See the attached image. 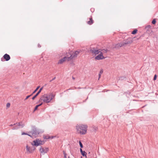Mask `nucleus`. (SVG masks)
<instances>
[{
  "label": "nucleus",
  "instance_id": "obj_1",
  "mask_svg": "<svg viewBox=\"0 0 158 158\" xmlns=\"http://www.w3.org/2000/svg\"><path fill=\"white\" fill-rule=\"evenodd\" d=\"M81 52V51L80 50H78L77 51H75L73 54H71L70 53H68L67 54L66 56H64L63 58L60 59L58 62V64H61L64 62L66 60L68 61L71 60L73 58L76 57L77 55Z\"/></svg>",
  "mask_w": 158,
  "mask_h": 158
},
{
  "label": "nucleus",
  "instance_id": "obj_2",
  "mask_svg": "<svg viewBox=\"0 0 158 158\" xmlns=\"http://www.w3.org/2000/svg\"><path fill=\"white\" fill-rule=\"evenodd\" d=\"M55 96V95L52 93L49 94H45L41 97L39 102H41L43 101V102L46 103H49L54 98Z\"/></svg>",
  "mask_w": 158,
  "mask_h": 158
},
{
  "label": "nucleus",
  "instance_id": "obj_3",
  "mask_svg": "<svg viewBox=\"0 0 158 158\" xmlns=\"http://www.w3.org/2000/svg\"><path fill=\"white\" fill-rule=\"evenodd\" d=\"M87 126L86 125H77L76 129L77 132L82 135L85 134L87 132Z\"/></svg>",
  "mask_w": 158,
  "mask_h": 158
},
{
  "label": "nucleus",
  "instance_id": "obj_4",
  "mask_svg": "<svg viewBox=\"0 0 158 158\" xmlns=\"http://www.w3.org/2000/svg\"><path fill=\"white\" fill-rule=\"evenodd\" d=\"M31 128V131L29 133L32 134L33 137L36 138L39 134V132L35 126H32Z\"/></svg>",
  "mask_w": 158,
  "mask_h": 158
},
{
  "label": "nucleus",
  "instance_id": "obj_5",
  "mask_svg": "<svg viewBox=\"0 0 158 158\" xmlns=\"http://www.w3.org/2000/svg\"><path fill=\"white\" fill-rule=\"evenodd\" d=\"M25 126L24 124L22 122H20L19 123H17L14 124L13 127H12V129L13 130H16L20 128H23Z\"/></svg>",
  "mask_w": 158,
  "mask_h": 158
},
{
  "label": "nucleus",
  "instance_id": "obj_6",
  "mask_svg": "<svg viewBox=\"0 0 158 158\" xmlns=\"http://www.w3.org/2000/svg\"><path fill=\"white\" fill-rule=\"evenodd\" d=\"M49 151V149L48 148L44 147L41 146L39 149V151L40 153V155H44L45 153H47Z\"/></svg>",
  "mask_w": 158,
  "mask_h": 158
},
{
  "label": "nucleus",
  "instance_id": "obj_7",
  "mask_svg": "<svg viewBox=\"0 0 158 158\" xmlns=\"http://www.w3.org/2000/svg\"><path fill=\"white\" fill-rule=\"evenodd\" d=\"M34 144H32L33 145L35 146H38L41 145H43L44 143V142L40 140L39 139H36L35 140H34L33 141Z\"/></svg>",
  "mask_w": 158,
  "mask_h": 158
},
{
  "label": "nucleus",
  "instance_id": "obj_8",
  "mask_svg": "<svg viewBox=\"0 0 158 158\" xmlns=\"http://www.w3.org/2000/svg\"><path fill=\"white\" fill-rule=\"evenodd\" d=\"M35 148L34 147H30L28 145H27L26 146V153L27 154L32 153L35 150Z\"/></svg>",
  "mask_w": 158,
  "mask_h": 158
},
{
  "label": "nucleus",
  "instance_id": "obj_9",
  "mask_svg": "<svg viewBox=\"0 0 158 158\" xmlns=\"http://www.w3.org/2000/svg\"><path fill=\"white\" fill-rule=\"evenodd\" d=\"M131 42H130L128 41H127L126 42H121L119 44H116L115 48H118V47H121L122 46H123L125 45H127V44H130Z\"/></svg>",
  "mask_w": 158,
  "mask_h": 158
},
{
  "label": "nucleus",
  "instance_id": "obj_10",
  "mask_svg": "<svg viewBox=\"0 0 158 158\" xmlns=\"http://www.w3.org/2000/svg\"><path fill=\"white\" fill-rule=\"evenodd\" d=\"M105 57L103 56L102 52H100V54L96 56L95 59V60H100L105 59Z\"/></svg>",
  "mask_w": 158,
  "mask_h": 158
},
{
  "label": "nucleus",
  "instance_id": "obj_11",
  "mask_svg": "<svg viewBox=\"0 0 158 158\" xmlns=\"http://www.w3.org/2000/svg\"><path fill=\"white\" fill-rule=\"evenodd\" d=\"M100 50H95L94 48L91 49L90 50V52L93 54H95L96 55L99 54L101 52Z\"/></svg>",
  "mask_w": 158,
  "mask_h": 158
},
{
  "label": "nucleus",
  "instance_id": "obj_12",
  "mask_svg": "<svg viewBox=\"0 0 158 158\" xmlns=\"http://www.w3.org/2000/svg\"><path fill=\"white\" fill-rule=\"evenodd\" d=\"M3 58L6 61H8L10 59V56L7 54H6L4 55Z\"/></svg>",
  "mask_w": 158,
  "mask_h": 158
},
{
  "label": "nucleus",
  "instance_id": "obj_13",
  "mask_svg": "<svg viewBox=\"0 0 158 158\" xmlns=\"http://www.w3.org/2000/svg\"><path fill=\"white\" fill-rule=\"evenodd\" d=\"M42 89L43 88H41L38 92L36 93V94L33 97H32V99L33 100H34L35 98L39 94Z\"/></svg>",
  "mask_w": 158,
  "mask_h": 158
},
{
  "label": "nucleus",
  "instance_id": "obj_14",
  "mask_svg": "<svg viewBox=\"0 0 158 158\" xmlns=\"http://www.w3.org/2000/svg\"><path fill=\"white\" fill-rule=\"evenodd\" d=\"M89 21L87 22V23L89 25H91L92 24L94 23V21L92 19V17L89 18Z\"/></svg>",
  "mask_w": 158,
  "mask_h": 158
},
{
  "label": "nucleus",
  "instance_id": "obj_15",
  "mask_svg": "<svg viewBox=\"0 0 158 158\" xmlns=\"http://www.w3.org/2000/svg\"><path fill=\"white\" fill-rule=\"evenodd\" d=\"M103 70L101 69L98 75V80H99V79L100 78L101 74L103 73Z\"/></svg>",
  "mask_w": 158,
  "mask_h": 158
},
{
  "label": "nucleus",
  "instance_id": "obj_16",
  "mask_svg": "<svg viewBox=\"0 0 158 158\" xmlns=\"http://www.w3.org/2000/svg\"><path fill=\"white\" fill-rule=\"evenodd\" d=\"M81 154H82V155L83 156H85V157L86 158L87 157H86V154H87V153H86L85 151H83V152H81Z\"/></svg>",
  "mask_w": 158,
  "mask_h": 158
},
{
  "label": "nucleus",
  "instance_id": "obj_17",
  "mask_svg": "<svg viewBox=\"0 0 158 158\" xmlns=\"http://www.w3.org/2000/svg\"><path fill=\"white\" fill-rule=\"evenodd\" d=\"M93 128L94 131L95 132H96V131L98 130V127H96V126H93Z\"/></svg>",
  "mask_w": 158,
  "mask_h": 158
},
{
  "label": "nucleus",
  "instance_id": "obj_18",
  "mask_svg": "<svg viewBox=\"0 0 158 158\" xmlns=\"http://www.w3.org/2000/svg\"><path fill=\"white\" fill-rule=\"evenodd\" d=\"M137 30L135 29L133 31L131 32V34H136L137 31Z\"/></svg>",
  "mask_w": 158,
  "mask_h": 158
},
{
  "label": "nucleus",
  "instance_id": "obj_19",
  "mask_svg": "<svg viewBox=\"0 0 158 158\" xmlns=\"http://www.w3.org/2000/svg\"><path fill=\"white\" fill-rule=\"evenodd\" d=\"M101 51H102V53L103 52L104 53H106L108 51V50L107 49H103Z\"/></svg>",
  "mask_w": 158,
  "mask_h": 158
},
{
  "label": "nucleus",
  "instance_id": "obj_20",
  "mask_svg": "<svg viewBox=\"0 0 158 158\" xmlns=\"http://www.w3.org/2000/svg\"><path fill=\"white\" fill-rule=\"evenodd\" d=\"M10 104L9 102H8L7 103L6 105V109L10 107Z\"/></svg>",
  "mask_w": 158,
  "mask_h": 158
},
{
  "label": "nucleus",
  "instance_id": "obj_21",
  "mask_svg": "<svg viewBox=\"0 0 158 158\" xmlns=\"http://www.w3.org/2000/svg\"><path fill=\"white\" fill-rule=\"evenodd\" d=\"M40 86H38L36 88V89H35L33 91V93L32 94H33L34 93H35L38 90V89H39V88H40Z\"/></svg>",
  "mask_w": 158,
  "mask_h": 158
},
{
  "label": "nucleus",
  "instance_id": "obj_22",
  "mask_svg": "<svg viewBox=\"0 0 158 158\" xmlns=\"http://www.w3.org/2000/svg\"><path fill=\"white\" fill-rule=\"evenodd\" d=\"M79 144L80 146V147H81V148H83V145L81 142L80 141H79Z\"/></svg>",
  "mask_w": 158,
  "mask_h": 158
},
{
  "label": "nucleus",
  "instance_id": "obj_23",
  "mask_svg": "<svg viewBox=\"0 0 158 158\" xmlns=\"http://www.w3.org/2000/svg\"><path fill=\"white\" fill-rule=\"evenodd\" d=\"M50 138H50V136H45L44 137V139H50Z\"/></svg>",
  "mask_w": 158,
  "mask_h": 158
},
{
  "label": "nucleus",
  "instance_id": "obj_24",
  "mask_svg": "<svg viewBox=\"0 0 158 158\" xmlns=\"http://www.w3.org/2000/svg\"><path fill=\"white\" fill-rule=\"evenodd\" d=\"M152 23L153 24H155L156 23V20H155V19H153V20L152 21Z\"/></svg>",
  "mask_w": 158,
  "mask_h": 158
},
{
  "label": "nucleus",
  "instance_id": "obj_25",
  "mask_svg": "<svg viewBox=\"0 0 158 158\" xmlns=\"http://www.w3.org/2000/svg\"><path fill=\"white\" fill-rule=\"evenodd\" d=\"M32 94H32L31 95H28V96H27L26 97V98L25 99V100H27V99L29 98L30 96H31Z\"/></svg>",
  "mask_w": 158,
  "mask_h": 158
},
{
  "label": "nucleus",
  "instance_id": "obj_26",
  "mask_svg": "<svg viewBox=\"0 0 158 158\" xmlns=\"http://www.w3.org/2000/svg\"><path fill=\"white\" fill-rule=\"evenodd\" d=\"M156 77H157L156 75H154V77L153 80H154V81L156 80Z\"/></svg>",
  "mask_w": 158,
  "mask_h": 158
},
{
  "label": "nucleus",
  "instance_id": "obj_27",
  "mask_svg": "<svg viewBox=\"0 0 158 158\" xmlns=\"http://www.w3.org/2000/svg\"><path fill=\"white\" fill-rule=\"evenodd\" d=\"M28 135V134L26 133H25V132H23L22 133V135Z\"/></svg>",
  "mask_w": 158,
  "mask_h": 158
},
{
  "label": "nucleus",
  "instance_id": "obj_28",
  "mask_svg": "<svg viewBox=\"0 0 158 158\" xmlns=\"http://www.w3.org/2000/svg\"><path fill=\"white\" fill-rule=\"evenodd\" d=\"M38 108V107L37 106H36L35 107V108H34V111H35V110H37Z\"/></svg>",
  "mask_w": 158,
  "mask_h": 158
},
{
  "label": "nucleus",
  "instance_id": "obj_29",
  "mask_svg": "<svg viewBox=\"0 0 158 158\" xmlns=\"http://www.w3.org/2000/svg\"><path fill=\"white\" fill-rule=\"evenodd\" d=\"M56 77H54L53 78H52L51 80L50 81V82H52V81H53V80H55V79H56Z\"/></svg>",
  "mask_w": 158,
  "mask_h": 158
},
{
  "label": "nucleus",
  "instance_id": "obj_30",
  "mask_svg": "<svg viewBox=\"0 0 158 158\" xmlns=\"http://www.w3.org/2000/svg\"><path fill=\"white\" fill-rule=\"evenodd\" d=\"M43 104V102H42L39 105H36L38 107L41 106Z\"/></svg>",
  "mask_w": 158,
  "mask_h": 158
},
{
  "label": "nucleus",
  "instance_id": "obj_31",
  "mask_svg": "<svg viewBox=\"0 0 158 158\" xmlns=\"http://www.w3.org/2000/svg\"><path fill=\"white\" fill-rule=\"evenodd\" d=\"M63 154H64V156H66L67 154H66V153L65 152V151H63Z\"/></svg>",
  "mask_w": 158,
  "mask_h": 158
},
{
  "label": "nucleus",
  "instance_id": "obj_32",
  "mask_svg": "<svg viewBox=\"0 0 158 158\" xmlns=\"http://www.w3.org/2000/svg\"><path fill=\"white\" fill-rule=\"evenodd\" d=\"M80 151L81 153L83 152V150L82 149V148H81L80 149Z\"/></svg>",
  "mask_w": 158,
  "mask_h": 158
},
{
  "label": "nucleus",
  "instance_id": "obj_33",
  "mask_svg": "<svg viewBox=\"0 0 158 158\" xmlns=\"http://www.w3.org/2000/svg\"><path fill=\"white\" fill-rule=\"evenodd\" d=\"M28 135V136L31 137H33L32 136V135H30V134H28V135Z\"/></svg>",
  "mask_w": 158,
  "mask_h": 158
},
{
  "label": "nucleus",
  "instance_id": "obj_34",
  "mask_svg": "<svg viewBox=\"0 0 158 158\" xmlns=\"http://www.w3.org/2000/svg\"><path fill=\"white\" fill-rule=\"evenodd\" d=\"M38 46L39 48H40L41 47V45L39 44H38Z\"/></svg>",
  "mask_w": 158,
  "mask_h": 158
},
{
  "label": "nucleus",
  "instance_id": "obj_35",
  "mask_svg": "<svg viewBox=\"0 0 158 158\" xmlns=\"http://www.w3.org/2000/svg\"><path fill=\"white\" fill-rule=\"evenodd\" d=\"M14 126V124H11L10 125V127H13V126Z\"/></svg>",
  "mask_w": 158,
  "mask_h": 158
},
{
  "label": "nucleus",
  "instance_id": "obj_36",
  "mask_svg": "<svg viewBox=\"0 0 158 158\" xmlns=\"http://www.w3.org/2000/svg\"><path fill=\"white\" fill-rule=\"evenodd\" d=\"M54 136H50V138H51L50 139H52L53 138H54Z\"/></svg>",
  "mask_w": 158,
  "mask_h": 158
},
{
  "label": "nucleus",
  "instance_id": "obj_37",
  "mask_svg": "<svg viewBox=\"0 0 158 158\" xmlns=\"http://www.w3.org/2000/svg\"><path fill=\"white\" fill-rule=\"evenodd\" d=\"M75 88L76 89H81V88H80V87H77V88L75 87Z\"/></svg>",
  "mask_w": 158,
  "mask_h": 158
},
{
  "label": "nucleus",
  "instance_id": "obj_38",
  "mask_svg": "<svg viewBox=\"0 0 158 158\" xmlns=\"http://www.w3.org/2000/svg\"><path fill=\"white\" fill-rule=\"evenodd\" d=\"M64 158H66V156H64Z\"/></svg>",
  "mask_w": 158,
  "mask_h": 158
},
{
  "label": "nucleus",
  "instance_id": "obj_39",
  "mask_svg": "<svg viewBox=\"0 0 158 158\" xmlns=\"http://www.w3.org/2000/svg\"><path fill=\"white\" fill-rule=\"evenodd\" d=\"M72 78H73V80H74V79H75V78H74V77H72Z\"/></svg>",
  "mask_w": 158,
  "mask_h": 158
},
{
  "label": "nucleus",
  "instance_id": "obj_40",
  "mask_svg": "<svg viewBox=\"0 0 158 158\" xmlns=\"http://www.w3.org/2000/svg\"><path fill=\"white\" fill-rule=\"evenodd\" d=\"M81 158H82V156H81Z\"/></svg>",
  "mask_w": 158,
  "mask_h": 158
}]
</instances>
